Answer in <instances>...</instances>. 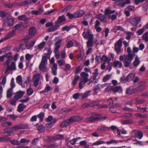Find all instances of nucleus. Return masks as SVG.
Listing matches in <instances>:
<instances>
[{
	"label": "nucleus",
	"mask_w": 148,
	"mask_h": 148,
	"mask_svg": "<svg viewBox=\"0 0 148 148\" xmlns=\"http://www.w3.org/2000/svg\"><path fill=\"white\" fill-rule=\"evenodd\" d=\"M134 57V56L130 55H121L119 56V60L120 61H123L124 66L127 67L131 65Z\"/></svg>",
	"instance_id": "f257e3e1"
},
{
	"label": "nucleus",
	"mask_w": 148,
	"mask_h": 148,
	"mask_svg": "<svg viewBox=\"0 0 148 148\" xmlns=\"http://www.w3.org/2000/svg\"><path fill=\"white\" fill-rule=\"evenodd\" d=\"M47 57L45 56L42 57L41 62L39 65V69L40 71L45 72L48 70L47 67L46 66L47 62Z\"/></svg>",
	"instance_id": "f03ea898"
},
{
	"label": "nucleus",
	"mask_w": 148,
	"mask_h": 148,
	"mask_svg": "<svg viewBox=\"0 0 148 148\" xmlns=\"http://www.w3.org/2000/svg\"><path fill=\"white\" fill-rule=\"evenodd\" d=\"M122 46V38H120L114 45V50L116 52L117 54H119L122 53L123 50L121 49Z\"/></svg>",
	"instance_id": "7ed1b4c3"
},
{
	"label": "nucleus",
	"mask_w": 148,
	"mask_h": 148,
	"mask_svg": "<svg viewBox=\"0 0 148 148\" xmlns=\"http://www.w3.org/2000/svg\"><path fill=\"white\" fill-rule=\"evenodd\" d=\"M28 127V126L26 125L21 124L16 125L13 127H11L10 129L11 131L15 132L20 129H26Z\"/></svg>",
	"instance_id": "20e7f679"
},
{
	"label": "nucleus",
	"mask_w": 148,
	"mask_h": 148,
	"mask_svg": "<svg viewBox=\"0 0 148 148\" xmlns=\"http://www.w3.org/2000/svg\"><path fill=\"white\" fill-rule=\"evenodd\" d=\"M132 134L133 136L140 139L143 136V134L142 131L138 130H135L132 132Z\"/></svg>",
	"instance_id": "39448f33"
},
{
	"label": "nucleus",
	"mask_w": 148,
	"mask_h": 148,
	"mask_svg": "<svg viewBox=\"0 0 148 148\" xmlns=\"http://www.w3.org/2000/svg\"><path fill=\"white\" fill-rule=\"evenodd\" d=\"M82 35L85 39L93 38V36L89 29H86L83 33Z\"/></svg>",
	"instance_id": "423d86ee"
},
{
	"label": "nucleus",
	"mask_w": 148,
	"mask_h": 148,
	"mask_svg": "<svg viewBox=\"0 0 148 148\" xmlns=\"http://www.w3.org/2000/svg\"><path fill=\"white\" fill-rule=\"evenodd\" d=\"M121 86H109L107 87L106 89V92L110 91V92L112 91L114 92H117L119 90L121 89Z\"/></svg>",
	"instance_id": "0eeeda50"
},
{
	"label": "nucleus",
	"mask_w": 148,
	"mask_h": 148,
	"mask_svg": "<svg viewBox=\"0 0 148 148\" xmlns=\"http://www.w3.org/2000/svg\"><path fill=\"white\" fill-rule=\"evenodd\" d=\"M41 77V75L39 74H36L34 75V85L35 87H36L38 86L39 80Z\"/></svg>",
	"instance_id": "6e6552de"
},
{
	"label": "nucleus",
	"mask_w": 148,
	"mask_h": 148,
	"mask_svg": "<svg viewBox=\"0 0 148 148\" xmlns=\"http://www.w3.org/2000/svg\"><path fill=\"white\" fill-rule=\"evenodd\" d=\"M140 21V18L137 17L131 19L130 21V22L133 26H136Z\"/></svg>",
	"instance_id": "1a4fd4ad"
},
{
	"label": "nucleus",
	"mask_w": 148,
	"mask_h": 148,
	"mask_svg": "<svg viewBox=\"0 0 148 148\" xmlns=\"http://www.w3.org/2000/svg\"><path fill=\"white\" fill-rule=\"evenodd\" d=\"M83 119V117L80 116H73L70 117L69 119L70 123L79 121L82 120Z\"/></svg>",
	"instance_id": "9d476101"
},
{
	"label": "nucleus",
	"mask_w": 148,
	"mask_h": 148,
	"mask_svg": "<svg viewBox=\"0 0 148 148\" xmlns=\"http://www.w3.org/2000/svg\"><path fill=\"white\" fill-rule=\"evenodd\" d=\"M16 69V62H12L10 65H8L5 71V73L8 72L9 70H15Z\"/></svg>",
	"instance_id": "9b49d317"
},
{
	"label": "nucleus",
	"mask_w": 148,
	"mask_h": 148,
	"mask_svg": "<svg viewBox=\"0 0 148 148\" xmlns=\"http://www.w3.org/2000/svg\"><path fill=\"white\" fill-rule=\"evenodd\" d=\"M135 7L132 6H130L126 8L125 10V14L127 16H128L130 15V12L134 10Z\"/></svg>",
	"instance_id": "f8f14e48"
},
{
	"label": "nucleus",
	"mask_w": 148,
	"mask_h": 148,
	"mask_svg": "<svg viewBox=\"0 0 148 148\" xmlns=\"http://www.w3.org/2000/svg\"><path fill=\"white\" fill-rule=\"evenodd\" d=\"M25 57L26 60L25 64L26 66L27 67L28 66L29 64L32 57H33V56L27 53L25 55Z\"/></svg>",
	"instance_id": "ddd939ff"
},
{
	"label": "nucleus",
	"mask_w": 148,
	"mask_h": 148,
	"mask_svg": "<svg viewBox=\"0 0 148 148\" xmlns=\"http://www.w3.org/2000/svg\"><path fill=\"white\" fill-rule=\"evenodd\" d=\"M85 14V12L82 10H77L75 12V18H78L83 16Z\"/></svg>",
	"instance_id": "4468645a"
},
{
	"label": "nucleus",
	"mask_w": 148,
	"mask_h": 148,
	"mask_svg": "<svg viewBox=\"0 0 148 148\" xmlns=\"http://www.w3.org/2000/svg\"><path fill=\"white\" fill-rule=\"evenodd\" d=\"M62 40L60 39L58 40L54 44L55 48L54 51H59V49L61 46V42Z\"/></svg>",
	"instance_id": "2eb2a0df"
},
{
	"label": "nucleus",
	"mask_w": 148,
	"mask_h": 148,
	"mask_svg": "<svg viewBox=\"0 0 148 148\" xmlns=\"http://www.w3.org/2000/svg\"><path fill=\"white\" fill-rule=\"evenodd\" d=\"M81 76L82 77L81 79L84 80L86 82H88V77L89 76L88 74L83 72L81 73Z\"/></svg>",
	"instance_id": "dca6fc26"
},
{
	"label": "nucleus",
	"mask_w": 148,
	"mask_h": 148,
	"mask_svg": "<svg viewBox=\"0 0 148 148\" xmlns=\"http://www.w3.org/2000/svg\"><path fill=\"white\" fill-rule=\"evenodd\" d=\"M96 17L97 19H99L102 22H105L107 21L106 16L103 15L102 14L96 15Z\"/></svg>",
	"instance_id": "f3484780"
},
{
	"label": "nucleus",
	"mask_w": 148,
	"mask_h": 148,
	"mask_svg": "<svg viewBox=\"0 0 148 148\" xmlns=\"http://www.w3.org/2000/svg\"><path fill=\"white\" fill-rule=\"evenodd\" d=\"M121 61L116 60L113 63V65L114 67H118L119 68H121L123 66V64Z\"/></svg>",
	"instance_id": "a211bd4d"
},
{
	"label": "nucleus",
	"mask_w": 148,
	"mask_h": 148,
	"mask_svg": "<svg viewBox=\"0 0 148 148\" xmlns=\"http://www.w3.org/2000/svg\"><path fill=\"white\" fill-rule=\"evenodd\" d=\"M90 90L86 91L84 93H80L79 99H82L88 97L90 92Z\"/></svg>",
	"instance_id": "6ab92c4d"
},
{
	"label": "nucleus",
	"mask_w": 148,
	"mask_h": 148,
	"mask_svg": "<svg viewBox=\"0 0 148 148\" xmlns=\"http://www.w3.org/2000/svg\"><path fill=\"white\" fill-rule=\"evenodd\" d=\"M6 21V22L9 27H11L13 25L14 20L13 18H8Z\"/></svg>",
	"instance_id": "aec40b11"
},
{
	"label": "nucleus",
	"mask_w": 148,
	"mask_h": 148,
	"mask_svg": "<svg viewBox=\"0 0 148 148\" xmlns=\"http://www.w3.org/2000/svg\"><path fill=\"white\" fill-rule=\"evenodd\" d=\"M101 61H103L104 62H106L108 64H109L111 61V59L110 57H108L106 55H103L102 56L101 58Z\"/></svg>",
	"instance_id": "412c9836"
},
{
	"label": "nucleus",
	"mask_w": 148,
	"mask_h": 148,
	"mask_svg": "<svg viewBox=\"0 0 148 148\" xmlns=\"http://www.w3.org/2000/svg\"><path fill=\"white\" fill-rule=\"evenodd\" d=\"M51 71L54 75H57V65L56 63H54L51 68Z\"/></svg>",
	"instance_id": "4be33fe9"
},
{
	"label": "nucleus",
	"mask_w": 148,
	"mask_h": 148,
	"mask_svg": "<svg viewBox=\"0 0 148 148\" xmlns=\"http://www.w3.org/2000/svg\"><path fill=\"white\" fill-rule=\"evenodd\" d=\"M24 93V91H19L16 92L15 95L14 96L19 99L23 96Z\"/></svg>",
	"instance_id": "5701e85b"
},
{
	"label": "nucleus",
	"mask_w": 148,
	"mask_h": 148,
	"mask_svg": "<svg viewBox=\"0 0 148 148\" xmlns=\"http://www.w3.org/2000/svg\"><path fill=\"white\" fill-rule=\"evenodd\" d=\"M18 100V99L16 97L14 96L11 99L9 102L11 105L13 106H16V102Z\"/></svg>",
	"instance_id": "b1692460"
},
{
	"label": "nucleus",
	"mask_w": 148,
	"mask_h": 148,
	"mask_svg": "<svg viewBox=\"0 0 148 148\" xmlns=\"http://www.w3.org/2000/svg\"><path fill=\"white\" fill-rule=\"evenodd\" d=\"M97 130L99 131H107L110 130V127H106L104 125H102L101 126L99 127Z\"/></svg>",
	"instance_id": "393cba45"
},
{
	"label": "nucleus",
	"mask_w": 148,
	"mask_h": 148,
	"mask_svg": "<svg viewBox=\"0 0 148 148\" xmlns=\"http://www.w3.org/2000/svg\"><path fill=\"white\" fill-rule=\"evenodd\" d=\"M26 107V106L23 103L20 104L17 107V111L19 112H21Z\"/></svg>",
	"instance_id": "a878e982"
},
{
	"label": "nucleus",
	"mask_w": 148,
	"mask_h": 148,
	"mask_svg": "<svg viewBox=\"0 0 148 148\" xmlns=\"http://www.w3.org/2000/svg\"><path fill=\"white\" fill-rule=\"evenodd\" d=\"M66 20V18L64 15L60 16L57 20L56 23H57L60 24L61 23L65 21Z\"/></svg>",
	"instance_id": "bb28decb"
},
{
	"label": "nucleus",
	"mask_w": 148,
	"mask_h": 148,
	"mask_svg": "<svg viewBox=\"0 0 148 148\" xmlns=\"http://www.w3.org/2000/svg\"><path fill=\"white\" fill-rule=\"evenodd\" d=\"M36 32V29L35 27H31L29 29V34L30 35L33 36L35 35Z\"/></svg>",
	"instance_id": "cd10ccee"
},
{
	"label": "nucleus",
	"mask_w": 148,
	"mask_h": 148,
	"mask_svg": "<svg viewBox=\"0 0 148 148\" xmlns=\"http://www.w3.org/2000/svg\"><path fill=\"white\" fill-rule=\"evenodd\" d=\"M127 79L128 82L132 81L135 77V74L133 73H131L129 74L127 76Z\"/></svg>",
	"instance_id": "c85d7f7f"
},
{
	"label": "nucleus",
	"mask_w": 148,
	"mask_h": 148,
	"mask_svg": "<svg viewBox=\"0 0 148 148\" xmlns=\"http://www.w3.org/2000/svg\"><path fill=\"white\" fill-rule=\"evenodd\" d=\"M113 30L114 32L115 33H116L119 30L125 32V29L120 26H117L114 27L113 28Z\"/></svg>",
	"instance_id": "c756f323"
},
{
	"label": "nucleus",
	"mask_w": 148,
	"mask_h": 148,
	"mask_svg": "<svg viewBox=\"0 0 148 148\" xmlns=\"http://www.w3.org/2000/svg\"><path fill=\"white\" fill-rule=\"evenodd\" d=\"M57 121L56 119H54L53 122H51L49 124H47L45 125L46 128L48 130L49 129L51 128Z\"/></svg>",
	"instance_id": "7c9ffc66"
},
{
	"label": "nucleus",
	"mask_w": 148,
	"mask_h": 148,
	"mask_svg": "<svg viewBox=\"0 0 148 148\" xmlns=\"http://www.w3.org/2000/svg\"><path fill=\"white\" fill-rule=\"evenodd\" d=\"M140 61L137 55L136 56L134 61L133 62V65L135 66H137L140 63Z\"/></svg>",
	"instance_id": "2f4dec72"
},
{
	"label": "nucleus",
	"mask_w": 148,
	"mask_h": 148,
	"mask_svg": "<svg viewBox=\"0 0 148 148\" xmlns=\"http://www.w3.org/2000/svg\"><path fill=\"white\" fill-rule=\"evenodd\" d=\"M13 92V89H12L9 88L7 90L6 93L7 98H9L12 96Z\"/></svg>",
	"instance_id": "473e14b6"
},
{
	"label": "nucleus",
	"mask_w": 148,
	"mask_h": 148,
	"mask_svg": "<svg viewBox=\"0 0 148 148\" xmlns=\"http://www.w3.org/2000/svg\"><path fill=\"white\" fill-rule=\"evenodd\" d=\"M23 23L21 22H20L13 27L12 30L14 31V33H15L16 30L21 27Z\"/></svg>",
	"instance_id": "72a5a7b5"
},
{
	"label": "nucleus",
	"mask_w": 148,
	"mask_h": 148,
	"mask_svg": "<svg viewBox=\"0 0 148 148\" xmlns=\"http://www.w3.org/2000/svg\"><path fill=\"white\" fill-rule=\"evenodd\" d=\"M70 122L68 120H66L62 122L60 125L61 127H64L65 126H68L70 124Z\"/></svg>",
	"instance_id": "f704fd0d"
},
{
	"label": "nucleus",
	"mask_w": 148,
	"mask_h": 148,
	"mask_svg": "<svg viewBox=\"0 0 148 148\" xmlns=\"http://www.w3.org/2000/svg\"><path fill=\"white\" fill-rule=\"evenodd\" d=\"M15 33H14V31L12 30V31L8 34H7L4 37V39L5 40H8Z\"/></svg>",
	"instance_id": "c9c22d12"
},
{
	"label": "nucleus",
	"mask_w": 148,
	"mask_h": 148,
	"mask_svg": "<svg viewBox=\"0 0 148 148\" xmlns=\"http://www.w3.org/2000/svg\"><path fill=\"white\" fill-rule=\"evenodd\" d=\"M18 18L19 20H23L25 21L28 20V18L26 15L23 14L18 16Z\"/></svg>",
	"instance_id": "e433bc0d"
},
{
	"label": "nucleus",
	"mask_w": 148,
	"mask_h": 148,
	"mask_svg": "<svg viewBox=\"0 0 148 148\" xmlns=\"http://www.w3.org/2000/svg\"><path fill=\"white\" fill-rule=\"evenodd\" d=\"M74 26L73 25H71L69 26H65L62 28V30L63 31H66L69 32L71 29H73Z\"/></svg>",
	"instance_id": "4c0bfd02"
},
{
	"label": "nucleus",
	"mask_w": 148,
	"mask_h": 148,
	"mask_svg": "<svg viewBox=\"0 0 148 148\" xmlns=\"http://www.w3.org/2000/svg\"><path fill=\"white\" fill-rule=\"evenodd\" d=\"M99 119V118L98 117H92L86 118V121L88 122H92L96 121Z\"/></svg>",
	"instance_id": "58836bf2"
},
{
	"label": "nucleus",
	"mask_w": 148,
	"mask_h": 148,
	"mask_svg": "<svg viewBox=\"0 0 148 148\" xmlns=\"http://www.w3.org/2000/svg\"><path fill=\"white\" fill-rule=\"evenodd\" d=\"M146 29V27L143 26L141 29L138 30L136 32V33L138 35H141L145 31Z\"/></svg>",
	"instance_id": "ea45409f"
},
{
	"label": "nucleus",
	"mask_w": 148,
	"mask_h": 148,
	"mask_svg": "<svg viewBox=\"0 0 148 148\" xmlns=\"http://www.w3.org/2000/svg\"><path fill=\"white\" fill-rule=\"evenodd\" d=\"M79 78V77L78 75H76L72 82L71 84L72 85L74 86L76 84Z\"/></svg>",
	"instance_id": "a19ab883"
},
{
	"label": "nucleus",
	"mask_w": 148,
	"mask_h": 148,
	"mask_svg": "<svg viewBox=\"0 0 148 148\" xmlns=\"http://www.w3.org/2000/svg\"><path fill=\"white\" fill-rule=\"evenodd\" d=\"M115 11L114 10H111L109 8L106 9L105 11V14L106 15L108 14H111L115 13Z\"/></svg>",
	"instance_id": "79ce46f5"
},
{
	"label": "nucleus",
	"mask_w": 148,
	"mask_h": 148,
	"mask_svg": "<svg viewBox=\"0 0 148 148\" xmlns=\"http://www.w3.org/2000/svg\"><path fill=\"white\" fill-rule=\"evenodd\" d=\"M32 3L31 0H26L23 2H21L20 4V5L21 6H23L25 5L28 4H30Z\"/></svg>",
	"instance_id": "37998d69"
},
{
	"label": "nucleus",
	"mask_w": 148,
	"mask_h": 148,
	"mask_svg": "<svg viewBox=\"0 0 148 148\" xmlns=\"http://www.w3.org/2000/svg\"><path fill=\"white\" fill-rule=\"evenodd\" d=\"M93 38L88 39V41L87 42V47H89L93 46Z\"/></svg>",
	"instance_id": "c03bdc74"
},
{
	"label": "nucleus",
	"mask_w": 148,
	"mask_h": 148,
	"mask_svg": "<svg viewBox=\"0 0 148 148\" xmlns=\"http://www.w3.org/2000/svg\"><path fill=\"white\" fill-rule=\"evenodd\" d=\"M5 58L7 59V60H12L13 59L12 54L11 53H8L4 54Z\"/></svg>",
	"instance_id": "a18cd8bd"
},
{
	"label": "nucleus",
	"mask_w": 148,
	"mask_h": 148,
	"mask_svg": "<svg viewBox=\"0 0 148 148\" xmlns=\"http://www.w3.org/2000/svg\"><path fill=\"white\" fill-rule=\"evenodd\" d=\"M133 122V121L132 120L129 119L121 121V123L123 125L132 124Z\"/></svg>",
	"instance_id": "49530a36"
},
{
	"label": "nucleus",
	"mask_w": 148,
	"mask_h": 148,
	"mask_svg": "<svg viewBox=\"0 0 148 148\" xmlns=\"http://www.w3.org/2000/svg\"><path fill=\"white\" fill-rule=\"evenodd\" d=\"M105 143H106V142H104L103 140H99L97 141L96 142L93 143L92 144V146H97L101 144H103Z\"/></svg>",
	"instance_id": "de8ad7c7"
},
{
	"label": "nucleus",
	"mask_w": 148,
	"mask_h": 148,
	"mask_svg": "<svg viewBox=\"0 0 148 148\" xmlns=\"http://www.w3.org/2000/svg\"><path fill=\"white\" fill-rule=\"evenodd\" d=\"M44 140L45 142H50L53 140V137L47 136L44 138L43 139Z\"/></svg>",
	"instance_id": "09e8293b"
},
{
	"label": "nucleus",
	"mask_w": 148,
	"mask_h": 148,
	"mask_svg": "<svg viewBox=\"0 0 148 148\" xmlns=\"http://www.w3.org/2000/svg\"><path fill=\"white\" fill-rule=\"evenodd\" d=\"M54 119H56V118H53V116L51 115H49L48 117L46 119L45 121L47 122H53Z\"/></svg>",
	"instance_id": "8fccbe9b"
},
{
	"label": "nucleus",
	"mask_w": 148,
	"mask_h": 148,
	"mask_svg": "<svg viewBox=\"0 0 148 148\" xmlns=\"http://www.w3.org/2000/svg\"><path fill=\"white\" fill-rule=\"evenodd\" d=\"M142 37L146 42L148 41V32H145L142 36Z\"/></svg>",
	"instance_id": "3c124183"
},
{
	"label": "nucleus",
	"mask_w": 148,
	"mask_h": 148,
	"mask_svg": "<svg viewBox=\"0 0 148 148\" xmlns=\"http://www.w3.org/2000/svg\"><path fill=\"white\" fill-rule=\"evenodd\" d=\"M64 138V136L62 134H58L53 136V140L54 139H62Z\"/></svg>",
	"instance_id": "603ef678"
},
{
	"label": "nucleus",
	"mask_w": 148,
	"mask_h": 148,
	"mask_svg": "<svg viewBox=\"0 0 148 148\" xmlns=\"http://www.w3.org/2000/svg\"><path fill=\"white\" fill-rule=\"evenodd\" d=\"M127 52L128 54L127 55H130L131 56H134L135 54L134 53H132V51L131 48L130 47H128L127 49Z\"/></svg>",
	"instance_id": "864d4df0"
},
{
	"label": "nucleus",
	"mask_w": 148,
	"mask_h": 148,
	"mask_svg": "<svg viewBox=\"0 0 148 148\" xmlns=\"http://www.w3.org/2000/svg\"><path fill=\"white\" fill-rule=\"evenodd\" d=\"M17 82L20 85L22 84V77L21 75L18 76L16 78Z\"/></svg>",
	"instance_id": "5fc2aeb1"
},
{
	"label": "nucleus",
	"mask_w": 148,
	"mask_h": 148,
	"mask_svg": "<svg viewBox=\"0 0 148 148\" xmlns=\"http://www.w3.org/2000/svg\"><path fill=\"white\" fill-rule=\"evenodd\" d=\"M11 138H7L5 137H0V142L9 141Z\"/></svg>",
	"instance_id": "6e6d98bb"
},
{
	"label": "nucleus",
	"mask_w": 148,
	"mask_h": 148,
	"mask_svg": "<svg viewBox=\"0 0 148 148\" xmlns=\"http://www.w3.org/2000/svg\"><path fill=\"white\" fill-rule=\"evenodd\" d=\"M87 82H85L84 80L81 79V81L79 83V88L80 89H82L83 87V86L84 85L85 83Z\"/></svg>",
	"instance_id": "4d7b16f0"
},
{
	"label": "nucleus",
	"mask_w": 148,
	"mask_h": 148,
	"mask_svg": "<svg viewBox=\"0 0 148 148\" xmlns=\"http://www.w3.org/2000/svg\"><path fill=\"white\" fill-rule=\"evenodd\" d=\"M45 114L43 112H40L37 115V116L40 119V121H42L43 120Z\"/></svg>",
	"instance_id": "13d9d810"
},
{
	"label": "nucleus",
	"mask_w": 148,
	"mask_h": 148,
	"mask_svg": "<svg viewBox=\"0 0 148 148\" xmlns=\"http://www.w3.org/2000/svg\"><path fill=\"white\" fill-rule=\"evenodd\" d=\"M95 93L97 94L98 92L101 90L99 87V85L98 84L94 89Z\"/></svg>",
	"instance_id": "bf43d9fd"
},
{
	"label": "nucleus",
	"mask_w": 148,
	"mask_h": 148,
	"mask_svg": "<svg viewBox=\"0 0 148 148\" xmlns=\"http://www.w3.org/2000/svg\"><path fill=\"white\" fill-rule=\"evenodd\" d=\"M74 43L71 40L69 41L66 44V47L70 48L73 46Z\"/></svg>",
	"instance_id": "052dcab7"
},
{
	"label": "nucleus",
	"mask_w": 148,
	"mask_h": 148,
	"mask_svg": "<svg viewBox=\"0 0 148 148\" xmlns=\"http://www.w3.org/2000/svg\"><path fill=\"white\" fill-rule=\"evenodd\" d=\"M98 69H96L95 70V72L93 73V76L92 77V79L93 80H95L96 79L99 74V73H98Z\"/></svg>",
	"instance_id": "680f3d73"
},
{
	"label": "nucleus",
	"mask_w": 148,
	"mask_h": 148,
	"mask_svg": "<svg viewBox=\"0 0 148 148\" xmlns=\"http://www.w3.org/2000/svg\"><path fill=\"white\" fill-rule=\"evenodd\" d=\"M12 145H19L20 144L19 141L15 140H12L10 141Z\"/></svg>",
	"instance_id": "e2e57ef3"
},
{
	"label": "nucleus",
	"mask_w": 148,
	"mask_h": 148,
	"mask_svg": "<svg viewBox=\"0 0 148 148\" xmlns=\"http://www.w3.org/2000/svg\"><path fill=\"white\" fill-rule=\"evenodd\" d=\"M35 43V41H33L31 42L29 45L27 44V47L28 49H32V47Z\"/></svg>",
	"instance_id": "0e129e2a"
},
{
	"label": "nucleus",
	"mask_w": 148,
	"mask_h": 148,
	"mask_svg": "<svg viewBox=\"0 0 148 148\" xmlns=\"http://www.w3.org/2000/svg\"><path fill=\"white\" fill-rule=\"evenodd\" d=\"M14 78H12L11 80L10 85L11 86V88H10V89H13L14 87L15 86V84L14 83Z\"/></svg>",
	"instance_id": "69168bd1"
},
{
	"label": "nucleus",
	"mask_w": 148,
	"mask_h": 148,
	"mask_svg": "<svg viewBox=\"0 0 148 148\" xmlns=\"http://www.w3.org/2000/svg\"><path fill=\"white\" fill-rule=\"evenodd\" d=\"M36 126L38 130L40 132H43L44 130V127L42 125H37Z\"/></svg>",
	"instance_id": "338daca9"
},
{
	"label": "nucleus",
	"mask_w": 148,
	"mask_h": 148,
	"mask_svg": "<svg viewBox=\"0 0 148 148\" xmlns=\"http://www.w3.org/2000/svg\"><path fill=\"white\" fill-rule=\"evenodd\" d=\"M71 67V66L69 64H67L65 65V68L63 69V70L64 71H68L70 70Z\"/></svg>",
	"instance_id": "774afa93"
}]
</instances>
